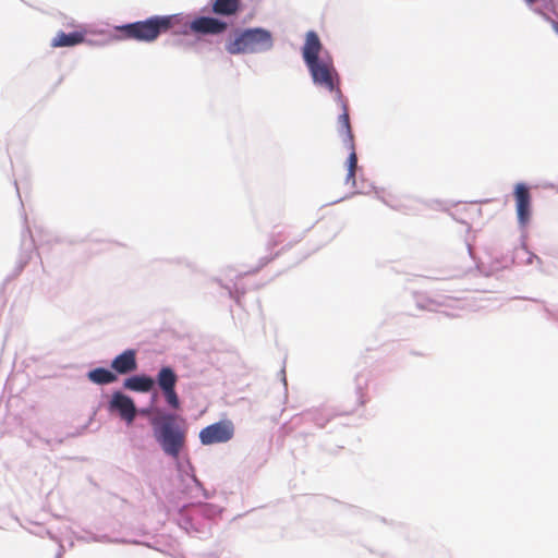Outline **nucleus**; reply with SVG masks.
<instances>
[{
    "label": "nucleus",
    "instance_id": "2",
    "mask_svg": "<svg viewBox=\"0 0 558 558\" xmlns=\"http://www.w3.org/2000/svg\"><path fill=\"white\" fill-rule=\"evenodd\" d=\"M177 16H151L145 21H138L117 27L120 38L137 41H154L162 33L173 27Z\"/></svg>",
    "mask_w": 558,
    "mask_h": 558
},
{
    "label": "nucleus",
    "instance_id": "12",
    "mask_svg": "<svg viewBox=\"0 0 558 558\" xmlns=\"http://www.w3.org/2000/svg\"><path fill=\"white\" fill-rule=\"evenodd\" d=\"M111 367L118 374H129L137 368L136 353L134 350H125L111 362Z\"/></svg>",
    "mask_w": 558,
    "mask_h": 558
},
{
    "label": "nucleus",
    "instance_id": "11",
    "mask_svg": "<svg viewBox=\"0 0 558 558\" xmlns=\"http://www.w3.org/2000/svg\"><path fill=\"white\" fill-rule=\"evenodd\" d=\"M322 48L323 46L318 35L313 31L308 32L306 34L305 44L302 49L303 59L306 65H310L323 59L319 58Z\"/></svg>",
    "mask_w": 558,
    "mask_h": 558
},
{
    "label": "nucleus",
    "instance_id": "4",
    "mask_svg": "<svg viewBox=\"0 0 558 558\" xmlns=\"http://www.w3.org/2000/svg\"><path fill=\"white\" fill-rule=\"evenodd\" d=\"M314 84L337 94L338 100L343 109V104L348 107L339 88V76L333 66L332 60L322 59L315 63L307 65Z\"/></svg>",
    "mask_w": 558,
    "mask_h": 558
},
{
    "label": "nucleus",
    "instance_id": "1",
    "mask_svg": "<svg viewBox=\"0 0 558 558\" xmlns=\"http://www.w3.org/2000/svg\"><path fill=\"white\" fill-rule=\"evenodd\" d=\"M150 424L154 437L163 452L173 459H178L186 442V423L183 420L178 422L173 414H163L159 417H153Z\"/></svg>",
    "mask_w": 558,
    "mask_h": 558
},
{
    "label": "nucleus",
    "instance_id": "16",
    "mask_svg": "<svg viewBox=\"0 0 558 558\" xmlns=\"http://www.w3.org/2000/svg\"><path fill=\"white\" fill-rule=\"evenodd\" d=\"M87 378L97 385H108L118 380V376L104 367H97L87 373Z\"/></svg>",
    "mask_w": 558,
    "mask_h": 558
},
{
    "label": "nucleus",
    "instance_id": "14",
    "mask_svg": "<svg viewBox=\"0 0 558 558\" xmlns=\"http://www.w3.org/2000/svg\"><path fill=\"white\" fill-rule=\"evenodd\" d=\"M85 41V32H73L70 34L59 32L51 41L53 48L73 47Z\"/></svg>",
    "mask_w": 558,
    "mask_h": 558
},
{
    "label": "nucleus",
    "instance_id": "17",
    "mask_svg": "<svg viewBox=\"0 0 558 558\" xmlns=\"http://www.w3.org/2000/svg\"><path fill=\"white\" fill-rule=\"evenodd\" d=\"M368 398H367V393H366V389H360V399H359V403L360 405H364L366 402H367Z\"/></svg>",
    "mask_w": 558,
    "mask_h": 558
},
{
    "label": "nucleus",
    "instance_id": "13",
    "mask_svg": "<svg viewBox=\"0 0 558 558\" xmlns=\"http://www.w3.org/2000/svg\"><path fill=\"white\" fill-rule=\"evenodd\" d=\"M155 386V380L146 375H135L124 380L123 387L125 389L136 392H148Z\"/></svg>",
    "mask_w": 558,
    "mask_h": 558
},
{
    "label": "nucleus",
    "instance_id": "10",
    "mask_svg": "<svg viewBox=\"0 0 558 558\" xmlns=\"http://www.w3.org/2000/svg\"><path fill=\"white\" fill-rule=\"evenodd\" d=\"M111 411H118L121 418L131 424L136 416V408L134 401L122 392H114L109 403Z\"/></svg>",
    "mask_w": 558,
    "mask_h": 558
},
{
    "label": "nucleus",
    "instance_id": "3",
    "mask_svg": "<svg viewBox=\"0 0 558 558\" xmlns=\"http://www.w3.org/2000/svg\"><path fill=\"white\" fill-rule=\"evenodd\" d=\"M271 33L264 28H250L228 43L226 49L231 54L256 53L271 49Z\"/></svg>",
    "mask_w": 558,
    "mask_h": 558
},
{
    "label": "nucleus",
    "instance_id": "7",
    "mask_svg": "<svg viewBox=\"0 0 558 558\" xmlns=\"http://www.w3.org/2000/svg\"><path fill=\"white\" fill-rule=\"evenodd\" d=\"M178 376L175 372L169 367H161L157 374V384L162 391L168 405L174 410L180 408V399L175 391Z\"/></svg>",
    "mask_w": 558,
    "mask_h": 558
},
{
    "label": "nucleus",
    "instance_id": "6",
    "mask_svg": "<svg viewBox=\"0 0 558 558\" xmlns=\"http://www.w3.org/2000/svg\"><path fill=\"white\" fill-rule=\"evenodd\" d=\"M234 435V426L231 421L225 420L206 426L199 432V439L203 445L227 442Z\"/></svg>",
    "mask_w": 558,
    "mask_h": 558
},
{
    "label": "nucleus",
    "instance_id": "8",
    "mask_svg": "<svg viewBox=\"0 0 558 558\" xmlns=\"http://www.w3.org/2000/svg\"><path fill=\"white\" fill-rule=\"evenodd\" d=\"M513 196L518 220L521 225H526L531 218V193L524 183H518L514 186Z\"/></svg>",
    "mask_w": 558,
    "mask_h": 558
},
{
    "label": "nucleus",
    "instance_id": "15",
    "mask_svg": "<svg viewBox=\"0 0 558 558\" xmlns=\"http://www.w3.org/2000/svg\"><path fill=\"white\" fill-rule=\"evenodd\" d=\"M241 0H211V11L217 15L230 16L240 9Z\"/></svg>",
    "mask_w": 558,
    "mask_h": 558
},
{
    "label": "nucleus",
    "instance_id": "9",
    "mask_svg": "<svg viewBox=\"0 0 558 558\" xmlns=\"http://www.w3.org/2000/svg\"><path fill=\"white\" fill-rule=\"evenodd\" d=\"M228 25L215 17L201 16L190 23V29L194 34L219 35L227 29Z\"/></svg>",
    "mask_w": 558,
    "mask_h": 558
},
{
    "label": "nucleus",
    "instance_id": "5",
    "mask_svg": "<svg viewBox=\"0 0 558 558\" xmlns=\"http://www.w3.org/2000/svg\"><path fill=\"white\" fill-rule=\"evenodd\" d=\"M339 132L343 135V142L348 145L350 154L347 160L345 183L355 186V173L357 169V156L355 153L352 129L350 124L349 109L343 104V112L339 116Z\"/></svg>",
    "mask_w": 558,
    "mask_h": 558
}]
</instances>
